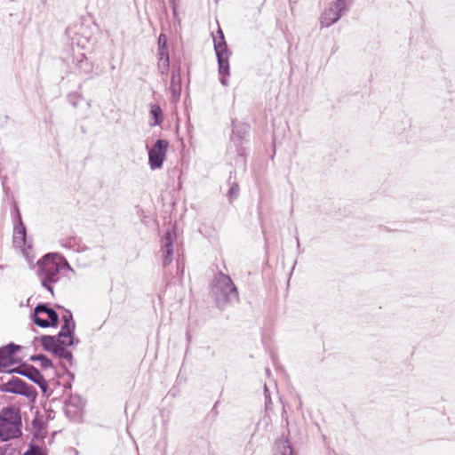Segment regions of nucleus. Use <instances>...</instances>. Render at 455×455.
I'll use <instances>...</instances> for the list:
<instances>
[{
	"mask_svg": "<svg viewBox=\"0 0 455 455\" xmlns=\"http://www.w3.org/2000/svg\"><path fill=\"white\" fill-rule=\"evenodd\" d=\"M37 275L42 285L52 293V283L60 280V271L68 270L74 273L66 259L58 253H48L37 261Z\"/></svg>",
	"mask_w": 455,
	"mask_h": 455,
	"instance_id": "1",
	"label": "nucleus"
},
{
	"mask_svg": "<svg viewBox=\"0 0 455 455\" xmlns=\"http://www.w3.org/2000/svg\"><path fill=\"white\" fill-rule=\"evenodd\" d=\"M21 435L20 410L14 407L4 408L0 411V438L8 441Z\"/></svg>",
	"mask_w": 455,
	"mask_h": 455,
	"instance_id": "2",
	"label": "nucleus"
},
{
	"mask_svg": "<svg viewBox=\"0 0 455 455\" xmlns=\"http://www.w3.org/2000/svg\"><path fill=\"white\" fill-rule=\"evenodd\" d=\"M212 291L218 300L236 301L238 300V292L231 278L222 273L215 276L212 286Z\"/></svg>",
	"mask_w": 455,
	"mask_h": 455,
	"instance_id": "3",
	"label": "nucleus"
},
{
	"mask_svg": "<svg viewBox=\"0 0 455 455\" xmlns=\"http://www.w3.org/2000/svg\"><path fill=\"white\" fill-rule=\"evenodd\" d=\"M348 10V4L345 0L331 2L322 12L319 22L322 28H328L336 23Z\"/></svg>",
	"mask_w": 455,
	"mask_h": 455,
	"instance_id": "4",
	"label": "nucleus"
},
{
	"mask_svg": "<svg viewBox=\"0 0 455 455\" xmlns=\"http://www.w3.org/2000/svg\"><path fill=\"white\" fill-rule=\"evenodd\" d=\"M214 50L219 63V72L220 75L229 74V52L224 38V35L220 28L217 31V35L213 36Z\"/></svg>",
	"mask_w": 455,
	"mask_h": 455,
	"instance_id": "5",
	"label": "nucleus"
},
{
	"mask_svg": "<svg viewBox=\"0 0 455 455\" xmlns=\"http://www.w3.org/2000/svg\"><path fill=\"white\" fill-rule=\"evenodd\" d=\"M34 322L40 327L56 326L59 321L58 314L45 305H38L34 310Z\"/></svg>",
	"mask_w": 455,
	"mask_h": 455,
	"instance_id": "6",
	"label": "nucleus"
},
{
	"mask_svg": "<svg viewBox=\"0 0 455 455\" xmlns=\"http://www.w3.org/2000/svg\"><path fill=\"white\" fill-rule=\"evenodd\" d=\"M169 143L165 140H157L148 151V164L152 170L160 169L166 156Z\"/></svg>",
	"mask_w": 455,
	"mask_h": 455,
	"instance_id": "7",
	"label": "nucleus"
},
{
	"mask_svg": "<svg viewBox=\"0 0 455 455\" xmlns=\"http://www.w3.org/2000/svg\"><path fill=\"white\" fill-rule=\"evenodd\" d=\"M13 243L15 247L20 248L24 257L31 263L34 259L33 256H30V245L27 246L26 242V228L21 221L20 214H18V221L14 226L13 230Z\"/></svg>",
	"mask_w": 455,
	"mask_h": 455,
	"instance_id": "8",
	"label": "nucleus"
},
{
	"mask_svg": "<svg viewBox=\"0 0 455 455\" xmlns=\"http://www.w3.org/2000/svg\"><path fill=\"white\" fill-rule=\"evenodd\" d=\"M62 321L63 324L58 336L62 345L71 346L74 343L76 323L70 311H65L62 315Z\"/></svg>",
	"mask_w": 455,
	"mask_h": 455,
	"instance_id": "9",
	"label": "nucleus"
},
{
	"mask_svg": "<svg viewBox=\"0 0 455 455\" xmlns=\"http://www.w3.org/2000/svg\"><path fill=\"white\" fill-rule=\"evenodd\" d=\"M0 391L21 395L26 397H31L34 395L32 387L28 386L24 381H22L19 378H12L6 383L2 384L0 386Z\"/></svg>",
	"mask_w": 455,
	"mask_h": 455,
	"instance_id": "10",
	"label": "nucleus"
},
{
	"mask_svg": "<svg viewBox=\"0 0 455 455\" xmlns=\"http://www.w3.org/2000/svg\"><path fill=\"white\" fill-rule=\"evenodd\" d=\"M175 239L176 232L174 228L168 230L161 239V251L164 266L172 262Z\"/></svg>",
	"mask_w": 455,
	"mask_h": 455,
	"instance_id": "11",
	"label": "nucleus"
},
{
	"mask_svg": "<svg viewBox=\"0 0 455 455\" xmlns=\"http://www.w3.org/2000/svg\"><path fill=\"white\" fill-rule=\"evenodd\" d=\"M19 348V346L14 344H9L0 348V363L4 371H13V369H10L12 365L15 363L13 358L14 352Z\"/></svg>",
	"mask_w": 455,
	"mask_h": 455,
	"instance_id": "12",
	"label": "nucleus"
},
{
	"mask_svg": "<svg viewBox=\"0 0 455 455\" xmlns=\"http://www.w3.org/2000/svg\"><path fill=\"white\" fill-rule=\"evenodd\" d=\"M84 403L79 396H71L66 405L67 414L76 415L84 408Z\"/></svg>",
	"mask_w": 455,
	"mask_h": 455,
	"instance_id": "13",
	"label": "nucleus"
},
{
	"mask_svg": "<svg viewBox=\"0 0 455 455\" xmlns=\"http://www.w3.org/2000/svg\"><path fill=\"white\" fill-rule=\"evenodd\" d=\"M275 455H293L291 447L285 438H280L275 442Z\"/></svg>",
	"mask_w": 455,
	"mask_h": 455,
	"instance_id": "14",
	"label": "nucleus"
},
{
	"mask_svg": "<svg viewBox=\"0 0 455 455\" xmlns=\"http://www.w3.org/2000/svg\"><path fill=\"white\" fill-rule=\"evenodd\" d=\"M42 344L46 350L54 352L61 343L59 336H44L42 338Z\"/></svg>",
	"mask_w": 455,
	"mask_h": 455,
	"instance_id": "15",
	"label": "nucleus"
},
{
	"mask_svg": "<svg viewBox=\"0 0 455 455\" xmlns=\"http://www.w3.org/2000/svg\"><path fill=\"white\" fill-rule=\"evenodd\" d=\"M171 91L173 98L177 100L180 95V75H176L174 72L172 76Z\"/></svg>",
	"mask_w": 455,
	"mask_h": 455,
	"instance_id": "16",
	"label": "nucleus"
},
{
	"mask_svg": "<svg viewBox=\"0 0 455 455\" xmlns=\"http://www.w3.org/2000/svg\"><path fill=\"white\" fill-rule=\"evenodd\" d=\"M150 116L153 118L151 125H160L163 122V112L158 105H151Z\"/></svg>",
	"mask_w": 455,
	"mask_h": 455,
	"instance_id": "17",
	"label": "nucleus"
},
{
	"mask_svg": "<svg viewBox=\"0 0 455 455\" xmlns=\"http://www.w3.org/2000/svg\"><path fill=\"white\" fill-rule=\"evenodd\" d=\"M65 347L67 346L60 344L53 353L60 358L69 360L72 357V355Z\"/></svg>",
	"mask_w": 455,
	"mask_h": 455,
	"instance_id": "18",
	"label": "nucleus"
},
{
	"mask_svg": "<svg viewBox=\"0 0 455 455\" xmlns=\"http://www.w3.org/2000/svg\"><path fill=\"white\" fill-rule=\"evenodd\" d=\"M23 374L36 383L41 384V382H44L43 377L36 370L28 371V372H25Z\"/></svg>",
	"mask_w": 455,
	"mask_h": 455,
	"instance_id": "19",
	"label": "nucleus"
},
{
	"mask_svg": "<svg viewBox=\"0 0 455 455\" xmlns=\"http://www.w3.org/2000/svg\"><path fill=\"white\" fill-rule=\"evenodd\" d=\"M34 360H37L41 362V365L44 368H52V363L51 360H49L47 357H45L43 355H38L34 357Z\"/></svg>",
	"mask_w": 455,
	"mask_h": 455,
	"instance_id": "20",
	"label": "nucleus"
},
{
	"mask_svg": "<svg viewBox=\"0 0 455 455\" xmlns=\"http://www.w3.org/2000/svg\"><path fill=\"white\" fill-rule=\"evenodd\" d=\"M169 60H158V68L162 74H166L169 69Z\"/></svg>",
	"mask_w": 455,
	"mask_h": 455,
	"instance_id": "21",
	"label": "nucleus"
},
{
	"mask_svg": "<svg viewBox=\"0 0 455 455\" xmlns=\"http://www.w3.org/2000/svg\"><path fill=\"white\" fill-rule=\"evenodd\" d=\"M24 455H45V454L37 446L30 445L29 450L27 451Z\"/></svg>",
	"mask_w": 455,
	"mask_h": 455,
	"instance_id": "22",
	"label": "nucleus"
},
{
	"mask_svg": "<svg viewBox=\"0 0 455 455\" xmlns=\"http://www.w3.org/2000/svg\"><path fill=\"white\" fill-rule=\"evenodd\" d=\"M261 424H263L265 427H267L271 424V418L268 414L266 413L260 419V421L259 422V426H260Z\"/></svg>",
	"mask_w": 455,
	"mask_h": 455,
	"instance_id": "23",
	"label": "nucleus"
},
{
	"mask_svg": "<svg viewBox=\"0 0 455 455\" xmlns=\"http://www.w3.org/2000/svg\"><path fill=\"white\" fill-rule=\"evenodd\" d=\"M166 43H167V39H166L165 35L161 34V35L159 36V38H158L159 49H160V48L166 49Z\"/></svg>",
	"mask_w": 455,
	"mask_h": 455,
	"instance_id": "24",
	"label": "nucleus"
},
{
	"mask_svg": "<svg viewBox=\"0 0 455 455\" xmlns=\"http://www.w3.org/2000/svg\"><path fill=\"white\" fill-rule=\"evenodd\" d=\"M238 190H239L238 186L236 184L233 185L228 191L229 196L236 197L238 195Z\"/></svg>",
	"mask_w": 455,
	"mask_h": 455,
	"instance_id": "25",
	"label": "nucleus"
},
{
	"mask_svg": "<svg viewBox=\"0 0 455 455\" xmlns=\"http://www.w3.org/2000/svg\"><path fill=\"white\" fill-rule=\"evenodd\" d=\"M169 60V54L166 49L160 48L159 49V60Z\"/></svg>",
	"mask_w": 455,
	"mask_h": 455,
	"instance_id": "26",
	"label": "nucleus"
},
{
	"mask_svg": "<svg viewBox=\"0 0 455 455\" xmlns=\"http://www.w3.org/2000/svg\"><path fill=\"white\" fill-rule=\"evenodd\" d=\"M264 393H265V398H266V408H268V404L271 403V398L269 395V391L267 387V386H264Z\"/></svg>",
	"mask_w": 455,
	"mask_h": 455,
	"instance_id": "27",
	"label": "nucleus"
},
{
	"mask_svg": "<svg viewBox=\"0 0 455 455\" xmlns=\"http://www.w3.org/2000/svg\"><path fill=\"white\" fill-rule=\"evenodd\" d=\"M221 76H222V77L220 78V83H221L222 85L227 86L228 85V80H227L226 76H228L229 74L228 75H221Z\"/></svg>",
	"mask_w": 455,
	"mask_h": 455,
	"instance_id": "28",
	"label": "nucleus"
},
{
	"mask_svg": "<svg viewBox=\"0 0 455 455\" xmlns=\"http://www.w3.org/2000/svg\"><path fill=\"white\" fill-rule=\"evenodd\" d=\"M1 455H3V454H1Z\"/></svg>",
	"mask_w": 455,
	"mask_h": 455,
	"instance_id": "29",
	"label": "nucleus"
}]
</instances>
